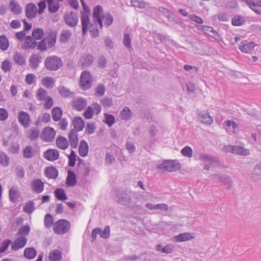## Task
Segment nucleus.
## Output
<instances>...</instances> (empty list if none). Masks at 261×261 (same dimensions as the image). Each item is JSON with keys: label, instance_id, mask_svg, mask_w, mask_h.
<instances>
[{"label": "nucleus", "instance_id": "obj_1", "mask_svg": "<svg viewBox=\"0 0 261 261\" xmlns=\"http://www.w3.org/2000/svg\"><path fill=\"white\" fill-rule=\"evenodd\" d=\"M63 65L62 59L57 56H50L44 60V67L47 70L53 71L59 69Z\"/></svg>", "mask_w": 261, "mask_h": 261}, {"label": "nucleus", "instance_id": "obj_2", "mask_svg": "<svg viewBox=\"0 0 261 261\" xmlns=\"http://www.w3.org/2000/svg\"><path fill=\"white\" fill-rule=\"evenodd\" d=\"M199 158L204 165V170H208L211 167H216L220 165L218 158L211 154L201 153L199 154Z\"/></svg>", "mask_w": 261, "mask_h": 261}, {"label": "nucleus", "instance_id": "obj_3", "mask_svg": "<svg viewBox=\"0 0 261 261\" xmlns=\"http://www.w3.org/2000/svg\"><path fill=\"white\" fill-rule=\"evenodd\" d=\"M70 222L65 219H60L53 225L54 233L59 235H63L67 233L70 228Z\"/></svg>", "mask_w": 261, "mask_h": 261}, {"label": "nucleus", "instance_id": "obj_4", "mask_svg": "<svg viewBox=\"0 0 261 261\" xmlns=\"http://www.w3.org/2000/svg\"><path fill=\"white\" fill-rule=\"evenodd\" d=\"M158 169L163 171L175 172L180 168L179 163L176 160H165L157 166Z\"/></svg>", "mask_w": 261, "mask_h": 261}, {"label": "nucleus", "instance_id": "obj_5", "mask_svg": "<svg viewBox=\"0 0 261 261\" xmlns=\"http://www.w3.org/2000/svg\"><path fill=\"white\" fill-rule=\"evenodd\" d=\"M223 151L226 152H230L237 155L243 156L248 155L250 154V150L240 146H233L227 145L223 147Z\"/></svg>", "mask_w": 261, "mask_h": 261}, {"label": "nucleus", "instance_id": "obj_6", "mask_svg": "<svg viewBox=\"0 0 261 261\" xmlns=\"http://www.w3.org/2000/svg\"><path fill=\"white\" fill-rule=\"evenodd\" d=\"M92 85V77L88 71H84L80 77V85L84 90L89 89Z\"/></svg>", "mask_w": 261, "mask_h": 261}, {"label": "nucleus", "instance_id": "obj_7", "mask_svg": "<svg viewBox=\"0 0 261 261\" xmlns=\"http://www.w3.org/2000/svg\"><path fill=\"white\" fill-rule=\"evenodd\" d=\"M56 131L53 128L46 127L43 129L40 137L45 141L49 142L54 139Z\"/></svg>", "mask_w": 261, "mask_h": 261}, {"label": "nucleus", "instance_id": "obj_8", "mask_svg": "<svg viewBox=\"0 0 261 261\" xmlns=\"http://www.w3.org/2000/svg\"><path fill=\"white\" fill-rule=\"evenodd\" d=\"M115 200L120 204L126 205L130 202V198L127 193L123 191H118Z\"/></svg>", "mask_w": 261, "mask_h": 261}, {"label": "nucleus", "instance_id": "obj_9", "mask_svg": "<svg viewBox=\"0 0 261 261\" xmlns=\"http://www.w3.org/2000/svg\"><path fill=\"white\" fill-rule=\"evenodd\" d=\"M255 13L261 15V0H243Z\"/></svg>", "mask_w": 261, "mask_h": 261}, {"label": "nucleus", "instance_id": "obj_10", "mask_svg": "<svg viewBox=\"0 0 261 261\" xmlns=\"http://www.w3.org/2000/svg\"><path fill=\"white\" fill-rule=\"evenodd\" d=\"M64 20L68 25L73 27L78 23V17L75 13L71 12L64 15Z\"/></svg>", "mask_w": 261, "mask_h": 261}, {"label": "nucleus", "instance_id": "obj_11", "mask_svg": "<svg viewBox=\"0 0 261 261\" xmlns=\"http://www.w3.org/2000/svg\"><path fill=\"white\" fill-rule=\"evenodd\" d=\"M18 120L19 122L25 128H28L30 124V116L25 112L20 111L18 114Z\"/></svg>", "mask_w": 261, "mask_h": 261}, {"label": "nucleus", "instance_id": "obj_12", "mask_svg": "<svg viewBox=\"0 0 261 261\" xmlns=\"http://www.w3.org/2000/svg\"><path fill=\"white\" fill-rule=\"evenodd\" d=\"M31 187L33 191L39 194L43 192L44 188V182L40 179H35L31 182Z\"/></svg>", "mask_w": 261, "mask_h": 261}, {"label": "nucleus", "instance_id": "obj_13", "mask_svg": "<svg viewBox=\"0 0 261 261\" xmlns=\"http://www.w3.org/2000/svg\"><path fill=\"white\" fill-rule=\"evenodd\" d=\"M102 12V8L99 5L95 6L93 11V21L95 23H97L101 29L103 27L102 19L100 16Z\"/></svg>", "mask_w": 261, "mask_h": 261}, {"label": "nucleus", "instance_id": "obj_14", "mask_svg": "<svg viewBox=\"0 0 261 261\" xmlns=\"http://www.w3.org/2000/svg\"><path fill=\"white\" fill-rule=\"evenodd\" d=\"M87 106L86 100L82 97L75 98L72 102L73 108L78 111L83 110Z\"/></svg>", "mask_w": 261, "mask_h": 261}, {"label": "nucleus", "instance_id": "obj_15", "mask_svg": "<svg viewBox=\"0 0 261 261\" xmlns=\"http://www.w3.org/2000/svg\"><path fill=\"white\" fill-rule=\"evenodd\" d=\"M28 240L24 236H19L15 240L12 245L11 248L13 250L16 251L20 248H23L25 244Z\"/></svg>", "mask_w": 261, "mask_h": 261}, {"label": "nucleus", "instance_id": "obj_16", "mask_svg": "<svg viewBox=\"0 0 261 261\" xmlns=\"http://www.w3.org/2000/svg\"><path fill=\"white\" fill-rule=\"evenodd\" d=\"M94 61V57L90 54H86L81 57L80 62L83 69L87 68L91 65Z\"/></svg>", "mask_w": 261, "mask_h": 261}, {"label": "nucleus", "instance_id": "obj_17", "mask_svg": "<svg viewBox=\"0 0 261 261\" xmlns=\"http://www.w3.org/2000/svg\"><path fill=\"white\" fill-rule=\"evenodd\" d=\"M250 179L253 181H261V164H258L253 168L250 176Z\"/></svg>", "mask_w": 261, "mask_h": 261}, {"label": "nucleus", "instance_id": "obj_18", "mask_svg": "<svg viewBox=\"0 0 261 261\" xmlns=\"http://www.w3.org/2000/svg\"><path fill=\"white\" fill-rule=\"evenodd\" d=\"M37 12L36 6L32 3H29L26 7L25 16L29 19L34 18Z\"/></svg>", "mask_w": 261, "mask_h": 261}, {"label": "nucleus", "instance_id": "obj_19", "mask_svg": "<svg viewBox=\"0 0 261 261\" xmlns=\"http://www.w3.org/2000/svg\"><path fill=\"white\" fill-rule=\"evenodd\" d=\"M89 14L81 13V22L82 25V34L85 35L87 34L88 28L91 23H90Z\"/></svg>", "mask_w": 261, "mask_h": 261}, {"label": "nucleus", "instance_id": "obj_20", "mask_svg": "<svg viewBox=\"0 0 261 261\" xmlns=\"http://www.w3.org/2000/svg\"><path fill=\"white\" fill-rule=\"evenodd\" d=\"M42 57L37 54H33L31 56L29 59V66L30 67L34 69H37L39 64L42 62Z\"/></svg>", "mask_w": 261, "mask_h": 261}, {"label": "nucleus", "instance_id": "obj_21", "mask_svg": "<svg viewBox=\"0 0 261 261\" xmlns=\"http://www.w3.org/2000/svg\"><path fill=\"white\" fill-rule=\"evenodd\" d=\"M43 156L49 161H54L59 158V152L56 149H48L44 152Z\"/></svg>", "mask_w": 261, "mask_h": 261}, {"label": "nucleus", "instance_id": "obj_22", "mask_svg": "<svg viewBox=\"0 0 261 261\" xmlns=\"http://www.w3.org/2000/svg\"><path fill=\"white\" fill-rule=\"evenodd\" d=\"M198 119L203 124L211 125L213 122V118L207 112H200L198 114Z\"/></svg>", "mask_w": 261, "mask_h": 261}, {"label": "nucleus", "instance_id": "obj_23", "mask_svg": "<svg viewBox=\"0 0 261 261\" xmlns=\"http://www.w3.org/2000/svg\"><path fill=\"white\" fill-rule=\"evenodd\" d=\"M9 8L10 10L16 15L20 14L22 11V7L15 0H11Z\"/></svg>", "mask_w": 261, "mask_h": 261}, {"label": "nucleus", "instance_id": "obj_24", "mask_svg": "<svg viewBox=\"0 0 261 261\" xmlns=\"http://www.w3.org/2000/svg\"><path fill=\"white\" fill-rule=\"evenodd\" d=\"M37 46V42L34 38H33L31 36H27L25 37L24 44L22 45V48L24 49L28 50L29 49H33Z\"/></svg>", "mask_w": 261, "mask_h": 261}, {"label": "nucleus", "instance_id": "obj_25", "mask_svg": "<svg viewBox=\"0 0 261 261\" xmlns=\"http://www.w3.org/2000/svg\"><path fill=\"white\" fill-rule=\"evenodd\" d=\"M68 138L71 147L73 148H76L79 142L77 132L74 129H71L69 133Z\"/></svg>", "mask_w": 261, "mask_h": 261}, {"label": "nucleus", "instance_id": "obj_26", "mask_svg": "<svg viewBox=\"0 0 261 261\" xmlns=\"http://www.w3.org/2000/svg\"><path fill=\"white\" fill-rule=\"evenodd\" d=\"M193 238L192 234L190 232H184L174 236L172 241L175 242H182L189 241Z\"/></svg>", "mask_w": 261, "mask_h": 261}, {"label": "nucleus", "instance_id": "obj_27", "mask_svg": "<svg viewBox=\"0 0 261 261\" xmlns=\"http://www.w3.org/2000/svg\"><path fill=\"white\" fill-rule=\"evenodd\" d=\"M223 125L229 134L235 133L236 129L238 128L237 123L231 120L225 121L223 123Z\"/></svg>", "mask_w": 261, "mask_h": 261}, {"label": "nucleus", "instance_id": "obj_28", "mask_svg": "<svg viewBox=\"0 0 261 261\" xmlns=\"http://www.w3.org/2000/svg\"><path fill=\"white\" fill-rule=\"evenodd\" d=\"M76 177L74 172L71 170L67 172L66 184L68 187H74L76 184Z\"/></svg>", "mask_w": 261, "mask_h": 261}, {"label": "nucleus", "instance_id": "obj_29", "mask_svg": "<svg viewBox=\"0 0 261 261\" xmlns=\"http://www.w3.org/2000/svg\"><path fill=\"white\" fill-rule=\"evenodd\" d=\"M13 59L17 65L23 66L26 63L25 58L21 53L16 52L13 56Z\"/></svg>", "mask_w": 261, "mask_h": 261}, {"label": "nucleus", "instance_id": "obj_30", "mask_svg": "<svg viewBox=\"0 0 261 261\" xmlns=\"http://www.w3.org/2000/svg\"><path fill=\"white\" fill-rule=\"evenodd\" d=\"M45 175L49 179H56L58 175V170L54 167H48L45 169Z\"/></svg>", "mask_w": 261, "mask_h": 261}, {"label": "nucleus", "instance_id": "obj_31", "mask_svg": "<svg viewBox=\"0 0 261 261\" xmlns=\"http://www.w3.org/2000/svg\"><path fill=\"white\" fill-rule=\"evenodd\" d=\"M58 90L61 96L64 98L71 97L73 95V92H71L69 89L64 86H59Z\"/></svg>", "mask_w": 261, "mask_h": 261}, {"label": "nucleus", "instance_id": "obj_32", "mask_svg": "<svg viewBox=\"0 0 261 261\" xmlns=\"http://www.w3.org/2000/svg\"><path fill=\"white\" fill-rule=\"evenodd\" d=\"M42 85L47 89H52L55 84V80L51 76H46L42 79Z\"/></svg>", "mask_w": 261, "mask_h": 261}, {"label": "nucleus", "instance_id": "obj_33", "mask_svg": "<svg viewBox=\"0 0 261 261\" xmlns=\"http://www.w3.org/2000/svg\"><path fill=\"white\" fill-rule=\"evenodd\" d=\"M73 124L76 132H80L83 129L85 126V122L83 119L80 117H75L73 120Z\"/></svg>", "mask_w": 261, "mask_h": 261}, {"label": "nucleus", "instance_id": "obj_34", "mask_svg": "<svg viewBox=\"0 0 261 261\" xmlns=\"http://www.w3.org/2000/svg\"><path fill=\"white\" fill-rule=\"evenodd\" d=\"M56 144L59 148L63 150L66 149L69 146L68 140L62 136L57 137L56 139Z\"/></svg>", "mask_w": 261, "mask_h": 261}, {"label": "nucleus", "instance_id": "obj_35", "mask_svg": "<svg viewBox=\"0 0 261 261\" xmlns=\"http://www.w3.org/2000/svg\"><path fill=\"white\" fill-rule=\"evenodd\" d=\"M254 47L255 44L253 42L245 41L240 46V49L244 53H249L254 49Z\"/></svg>", "mask_w": 261, "mask_h": 261}, {"label": "nucleus", "instance_id": "obj_36", "mask_svg": "<svg viewBox=\"0 0 261 261\" xmlns=\"http://www.w3.org/2000/svg\"><path fill=\"white\" fill-rule=\"evenodd\" d=\"M79 151L80 155L82 157H85L87 155L88 152V145L86 141L83 140L80 142Z\"/></svg>", "mask_w": 261, "mask_h": 261}, {"label": "nucleus", "instance_id": "obj_37", "mask_svg": "<svg viewBox=\"0 0 261 261\" xmlns=\"http://www.w3.org/2000/svg\"><path fill=\"white\" fill-rule=\"evenodd\" d=\"M90 171V168L89 165H84L83 168L81 171L80 177L81 178V182L83 184L87 182L86 177L89 176Z\"/></svg>", "mask_w": 261, "mask_h": 261}, {"label": "nucleus", "instance_id": "obj_38", "mask_svg": "<svg viewBox=\"0 0 261 261\" xmlns=\"http://www.w3.org/2000/svg\"><path fill=\"white\" fill-rule=\"evenodd\" d=\"M48 258L50 261H60L62 253L58 250H54L49 253Z\"/></svg>", "mask_w": 261, "mask_h": 261}, {"label": "nucleus", "instance_id": "obj_39", "mask_svg": "<svg viewBox=\"0 0 261 261\" xmlns=\"http://www.w3.org/2000/svg\"><path fill=\"white\" fill-rule=\"evenodd\" d=\"M132 112L127 107H125L120 113V119L122 120L126 121L130 119Z\"/></svg>", "mask_w": 261, "mask_h": 261}, {"label": "nucleus", "instance_id": "obj_40", "mask_svg": "<svg viewBox=\"0 0 261 261\" xmlns=\"http://www.w3.org/2000/svg\"><path fill=\"white\" fill-rule=\"evenodd\" d=\"M52 118L55 121H59L62 116V111L59 107H55L52 110Z\"/></svg>", "mask_w": 261, "mask_h": 261}, {"label": "nucleus", "instance_id": "obj_41", "mask_svg": "<svg viewBox=\"0 0 261 261\" xmlns=\"http://www.w3.org/2000/svg\"><path fill=\"white\" fill-rule=\"evenodd\" d=\"M9 196L10 200L12 202L15 203L18 200V199L19 197V192L17 189L12 188L9 190Z\"/></svg>", "mask_w": 261, "mask_h": 261}, {"label": "nucleus", "instance_id": "obj_42", "mask_svg": "<svg viewBox=\"0 0 261 261\" xmlns=\"http://www.w3.org/2000/svg\"><path fill=\"white\" fill-rule=\"evenodd\" d=\"M71 36V32L68 30H63L62 31L60 36V40L62 43L67 42L70 39Z\"/></svg>", "mask_w": 261, "mask_h": 261}, {"label": "nucleus", "instance_id": "obj_43", "mask_svg": "<svg viewBox=\"0 0 261 261\" xmlns=\"http://www.w3.org/2000/svg\"><path fill=\"white\" fill-rule=\"evenodd\" d=\"M37 254L36 250L32 247L27 248L24 249V256L28 259H33Z\"/></svg>", "mask_w": 261, "mask_h": 261}, {"label": "nucleus", "instance_id": "obj_44", "mask_svg": "<svg viewBox=\"0 0 261 261\" xmlns=\"http://www.w3.org/2000/svg\"><path fill=\"white\" fill-rule=\"evenodd\" d=\"M35 210V203L33 201H29L25 203L23 207V211L25 213L30 214Z\"/></svg>", "mask_w": 261, "mask_h": 261}, {"label": "nucleus", "instance_id": "obj_45", "mask_svg": "<svg viewBox=\"0 0 261 261\" xmlns=\"http://www.w3.org/2000/svg\"><path fill=\"white\" fill-rule=\"evenodd\" d=\"M47 91L42 88L38 89L36 93V98L39 101L45 100V98L48 97L47 96Z\"/></svg>", "mask_w": 261, "mask_h": 261}, {"label": "nucleus", "instance_id": "obj_46", "mask_svg": "<svg viewBox=\"0 0 261 261\" xmlns=\"http://www.w3.org/2000/svg\"><path fill=\"white\" fill-rule=\"evenodd\" d=\"M131 40L132 39L130 37L129 34L127 33H124L123 43L129 51H131L133 49L131 45Z\"/></svg>", "mask_w": 261, "mask_h": 261}, {"label": "nucleus", "instance_id": "obj_47", "mask_svg": "<svg viewBox=\"0 0 261 261\" xmlns=\"http://www.w3.org/2000/svg\"><path fill=\"white\" fill-rule=\"evenodd\" d=\"M44 226L46 228H50L54 224V219L49 214L45 215L44 220Z\"/></svg>", "mask_w": 261, "mask_h": 261}, {"label": "nucleus", "instance_id": "obj_48", "mask_svg": "<svg viewBox=\"0 0 261 261\" xmlns=\"http://www.w3.org/2000/svg\"><path fill=\"white\" fill-rule=\"evenodd\" d=\"M56 197L60 200H65L67 197L63 189H57L55 191Z\"/></svg>", "mask_w": 261, "mask_h": 261}, {"label": "nucleus", "instance_id": "obj_49", "mask_svg": "<svg viewBox=\"0 0 261 261\" xmlns=\"http://www.w3.org/2000/svg\"><path fill=\"white\" fill-rule=\"evenodd\" d=\"M10 159L4 152L0 151V165L7 167L9 164Z\"/></svg>", "mask_w": 261, "mask_h": 261}, {"label": "nucleus", "instance_id": "obj_50", "mask_svg": "<svg viewBox=\"0 0 261 261\" xmlns=\"http://www.w3.org/2000/svg\"><path fill=\"white\" fill-rule=\"evenodd\" d=\"M32 35L35 39L40 40L43 37L44 31L42 29L37 28L33 31Z\"/></svg>", "mask_w": 261, "mask_h": 261}, {"label": "nucleus", "instance_id": "obj_51", "mask_svg": "<svg viewBox=\"0 0 261 261\" xmlns=\"http://www.w3.org/2000/svg\"><path fill=\"white\" fill-rule=\"evenodd\" d=\"M215 177H218L220 179V180L223 182L228 184L230 186L231 185L232 180L231 178L226 175H220L219 174H213L211 175V178H213Z\"/></svg>", "mask_w": 261, "mask_h": 261}, {"label": "nucleus", "instance_id": "obj_52", "mask_svg": "<svg viewBox=\"0 0 261 261\" xmlns=\"http://www.w3.org/2000/svg\"><path fill=\"white\" fill-rule=\"evenodd\" d=\"M9 47V41L7 38L4 36H0V48L3 50H6Z\"/></svg>", "mask_w": 261, "mask_h": 261}, {"label": "nucleus", "instance_id": "obj_53", "mask_svg": "<svg viewBox=\"0 0 261 261\" xmlns=\"http://www.w3.org/2000/svg\"><path fill=\"white\" fill-rule=\"evenodd\" d=\"M57 39L56 34L54 33H51L49 35V36L47 37V43L48 47L49 48H51L54 46L56 43Z\"/></svg>", "mask_w": 261, "mask_h": 261}, {"label": "nucleus", "instance_id": "obj_54", "mask_svg": "<svg viewBox=\"0 0 261 261\" xmlns=\"http://www.w3.org/2000/svg\"><path fill=\"white\" fill-rule=\"evenodd\" d=\"M23 156L24 158L29 159L33 156V148L31 146H27L23 150Z\"/></svg>", "mask_w": 261, "mask_h": 261}, {"label": "nucleus", "instance_id": "obj_55", "mask_svg": "<svg viewBox=\"0 0 261 261\" xmlns=\"http://www.w3.org/2000/svg\"><path fill=\"white\" fill-rule=\"evenodd\" d=\"M30 230L31 228L29 225H25L19 228L17 234L20 236H24L26 237V236L29 234Z\"/></svg>", "mask_w": 261, "mask_h": 261}, {"label": "nucleus", "instance_id": "obj_56", "mask_svg": "<svg viewBox=\"0 0 261 261\" xmlns=\"http://www.w3.org/2000/svg\"><path fill=\"white\" fill-rule=\"evenodd\" d=\"M101 19L102 21H103L107 27H109L111 25L113 21L112 16L109 13H107L103 15Z\"/></svg>", "mask_w": 261, "mask_h": 261}, {"label": "nucleus", "instance_id": "obj_57", "mask_svg": "<svg viewBox=\"0 0 261 261\" xmlns=\"http://www.w3.org/2000/svg\"><path fill=\"white\" fill-rule=\"evenodd\" d=\"M245 20L243 17L237 15L231 20V23L234 26H240L244 24Z\"/></svg>", "mask_w": 261, "mask_h": 261}, {"label": "nucleus", "instance_id": "obj_58", "mask_svg": "<svg viewBox=\"0 0 261 261\" xmlns=\"http://www.w3.org/2000/svg\"><path fill=\"white\" fill-rule=\"evenodd\" d=\"M105 120L104 121V122L106 123L107 125H108L109 126H111L115 123V117L111 114L105 113Z\"/></svg>", "mask_w": 261, "mask_h": 261}, {"label": "nucleus", "instance_id": "obj_59", "mask_svg": "<svg viewBox=\"0 0 261 261\" xmlns=\"http://www.w3.org/2000/svg\"><path fill=\"white\" fill-rule=\"evenodd\" d=\"M88 29L91 36L95 38L99 36V33L96 25L91 24Z\"/></svg>", "mask_w": 261, "mask_h": 261}, {"label": "nucleus", "instance_id": "obj_60", "mask_svg": "<svg viewBox=\"0 0 261 261\" xmlns=\"http://www.w3.org/2000/svg\"><path fill=\"white\" fill-rule=\"evenodd\" d=\"M181 153L185 156L191 158L193 155V150L191 147L186 146L181 149Z\"/></svg>", "mask_w": 261, "mask_h": 261}, {"label": "nucleus", "instance_id": "obj_61", "mask_svg": "<svg viewBox=\"0 0 261 261\" xmlns=\"http://www.w3.org/2000/svg\"><path fill=\"white\" fill-rule=\"evenodd\" d=\"M11 243V241L9 239L4 240L0 247V253H3L5 252Z\"/></svg>", "mask_w": 261, "mask_h": 261}, {"label": "nucleus", "instance_id": "obj_62", "mask_svg": "<svg viewBox=\"0 0 261 261\" xmlns=\"http://www.w3.org/2000/svg\"><path fill=\"white\" fill-rule=\"evenodd\" d=\"M105 92V86L101 84L98 85L95 89V94L98 97L102 96Z\"/></svg>", "mask_w": 261, "mask_h": 261}, {"label": "nucleus", "instance_id": "obj_63", "mask_svg": "<svg viewBox=\"0 0 261 261\" xmlns=\"http://www.w3.org/2000/svg\"><path fill=\"white\" fill-rule=\"evenodd\" d=\"M9 150L13 154L18 153L20 150L19 145L17 143H12Z\"/></svg>", "mask_w": 261, "mask_h": 261}, {"label": "nucleus", "instance_id": "obj_64", "mask_svg": "<svg viewBox=\"0 0 261 261\" xmlns=\"http://www.w3.org/2000/svg\"><path fill=\"white\" fill-rule=\"evenodd\" d=\"M2 69L5 72L10 71L11 65L9 60H5L2 62L1 66Z\"/></svg>", "mask_w": 261, "mask_h": 261}]
</instances>
